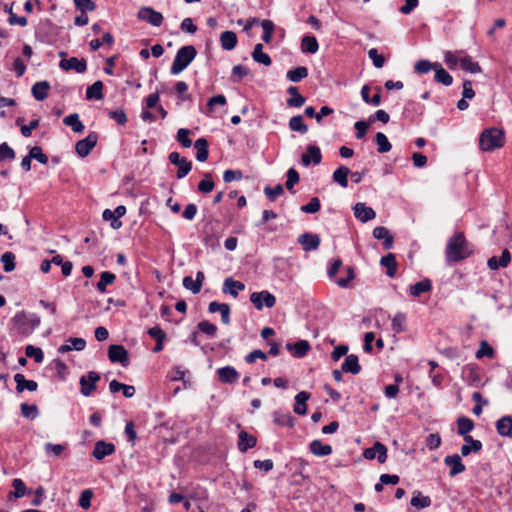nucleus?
Here are the masks:
<instances>
[{
    "label": "nucleus",
    "instance_id": "1",
    "mask_svg": "<svg viewBox=\"0 0 512 512\" xmlns=\"http://www.w3.org/2000/svg\"><path fill=\"white\" fill-rule=\"evenodd\" d=\"M473 253L472 247L462 232L454 234L448 241L445 255L448 262H459Z\"/></svg>",
    "mask_w": 512,
    "mask_h": 512
},
{
    "label": "nucleus",
    "instance_id": "2",
    "mask_svg": "<svg viewBox=\"0 0 512 512\" xmlns=\"http://www.w3.org/2000/svg\"><path fill=\"white\" fill-rule=\"evenodd\" d=\"M505 144V134L501 129L490 127L484 129L479 137V147L482 151L491 152Z\"/></svg>",
    "mask_w": 512,
    "mask_h": 512
},
{
    "label": "nucleus",
    "instance_id": "3",
    "mask_svg": "<svg viewBox=\"0 0 512 512\" xmlns=\"http://www.w3.org/2000/svg\"><path fill=\"white\" fill-rule=\"evenodd\" d=\"M197 51L194 46L187 45L181 47L173 60L172 66H171V74L178 75L180 74L184 69L187 68V66L194 60L196 57Z\"/></svg>",
    "mask_w": 512,
    "mask_h": 512
},
{
    "label": "nucleus",
    "instance_id": "4",
    "mask_svg": "<svg viewBox=\"0 0 512 512\" xmlns=\"http://www.w3.org/2000/svg\"><path fill=\"white\" fill-rule=\"evenodd\" d=\"M14 324L22 334H29L40 325V317L37 314L18 312L13 318Z\"/></svg>",
    "mask_w": 512,
    "mask_h": 512
},
{
    "label": "nucleus",
    "instance_id": "5",
    "mask_svg": "<svg viewBox=\"0 0 512 512\" xmlns=\"http://www.w3.org/2000/svg\"><path fill=\"white\" fill-rule=\"evenodd\" d=\"M250 301L257 310L264 307L272 308L276 304V297L269 291L253 292L250 295Z\"/></svg>",
    "mask_w": 512,
    "mask_h": 512
},
{
    "label": "nucleus",
    "instance_id": "6",
    "mask_svg": "<svg viewBox=\"0 0 512 512\" xmlns=\"http://www.w3.org/2000/svg\"><path fill=\"white\" fill-rule=\"evenodd\" d=\"M99 380L100 374L95 371L82 375L79 380L81 394L85 397L90 396L96 390V384Z\"/></svg>",
    "mask_w": 512,
    "mask_h": 512
},
{
    "label": "nucleus",
    "instance_id": "7",
    "mask_svg": "<svg viewBox=\"0 0 512 512\" xmlns=\"http://www.w3.org/2000/svg\"><path fill=\"white\" fill-rule=\"evenodd\" d=\"M137 17L139 20L146 21L155 27H159L164 20V17L160 12L149 6L141 7L137 12Z\"/></svg>",
    "mask_w": 512,
    "mask_h": 512
},
{
    "label": "nucleus",
    "instance_id": "8",
    "mask_svg": "<svg viewBox=\"0 0 512 512\" xmlns=\"http://www.w3.org/2000/svg\"><path fill=\"white\" fill-rule=\"evenodd\" d=\"M98 134L96 132L89 133L84 139L79 140L75 145L76 153L84 158L88 156L91 150L96 146Z\"/></svg>",
    "mask_w": 512,
    "mask_h": 512
},
{
    "label": "nucleus",
    "instance_id": "9",
    "mask_svg": "<svg viewBox=\"0 0 512 512\" xmlns=\"http://www.w3.org/2000/svg\"><path fill=\"white\" fill-rule=\"evenodd\" d=\"M171 164L178 167L177 178H184L191 170L192 163L185 157H181L178 152H171L168 156Z\"/></svg>",
    "mask_w": 512,
    "mask_h": 512
},
{
    "label": "nucleus",
    "instance_id": "10",
    "mask_svg": "<svg viewBox=\"0 0 512 512\" xmlns=\"http://www.w3.org/2000/svg\"><path fill=\"white\" fill-rule=\"evenodd\" d=\"M108 358L112 363H120L126 366L129 361V354L123 345L112 344L108 348Z\"/></svg>",
    "mask_w": 512,
    "mask_h": 512
},
{
    "label": "nucleus",
    "instance_id": "11",
    "mask_svg": "<svg viewBox=\"0 0 512 512\" xmlns=\"http://www.w3.org/2000/svg\"><path fill=\"white\" fill-rule=\"evenodd\" d=\"M363 456L368 460L377 458L379 463H384L387 459V448L381 442L376 441L372 447L364 450Z\"/></svg>",
    "mask_w": 512,
    "mask_h": 512
},
{
    "label": "nucleus",
    "instance_id": "12",
    "mask_svg": "<svg viewBox=\"0 0 512 512\" xmlns=\"http://www.w3.org/2000/svg\"><path fill=\"white\" fill-rule=\"evenodd\" d=\"M59 67L65 71L75 70L77 73L82 74L87 70V62L83 58L71 57L69 59H62L59 62Z\"/></svg>",
    "mask_w": 512,
    "mask_h": 512
},
{
    "label": "nucleus",
    "instance_id": "13",
    "mask_svg": "<svg viewBox=\"0 0 512 512\" xmlns=\"http://www.w3.org/2000/svg\"><path fill=\"white\" fill-rule=\"evenodd\" d=\"M322 161L321 150L316 145H308L306 152L301 156V162L304 166H309L311 163L314 165L320 164Z\"/></svg>",
    "mask_w": 512,
    "mask_h": 512
},
{
    "label": "nucleus",
    "instance_id": "14",
    "mask_svg": "<svg viewBox=\"0 0 512 512\" xmlns=\"http://www.w3.org/2000/svg\"><path fill=\"white\" fill-rule=\"evenodd\" d=\"M321 239L319 235L305 232L298 237V243L304 251H312L318 249Z\"/></svg>",
    "mask_w": 512,
    "mask_h": 512
},
{
    "label": "nucleus",
    "instance_id": "15",
    "mask_svg": "<svg viewBox=\"0 0 512 512\" xmlns=\"http://www.w3.org/2000/svg\"><path fill=\"white\" fill-rule=\"evenodd\" d=\"M218 380L223 384H234L239 379L238 371L232 366H224L216 371Z\"/></svg>",
    "mask_w": 512,
    "mask_h": 512
},
{
    "label": "nucleus",
    "instance_id": "16",
    "mask_svg": "<svg viewBox=\"0 0 512 512\" xmlns=\"http://www.w3.org/2000/svg\"><path fill=\"white\" fill-rule=\"evenodd\" d=\"M444 463L450 468L449 475L454 477L465 471V465L462 463L461 457L458 454L447 455L444 458Z\"/></svg>",
    "mask_w": 512,
    "mask_h": 512
},
{
    "label": "nucleus",
    "instance_id": "17",
    "mask_svg": "<svg viewBox=\"0 0 512 512\" xmlns=\"http://www.w3.org/2000/svg\"><path fill=\"white\" fill-rule=\"evenodd\" d=\"M353 210L354 216L363 223H366L376 217L375 211L371 207L366 206L365 203H356Z\"/></svg>",
    "mask_w": 512,
    "mask_h": 512
},
{
    "label": "nucleus",
    "instance_id": "18",
    "mask_svg": "<svg viewBox=\"0 0 512 512\" xmlns=\"http://www.w3.org/2000/svg\"><path fill=\"white\" fill-rule=\"evenodd\" d=\"M115 452V446L112 443L99 440L96 442L92 455L97 460H102Z\"/></svg>",
    "mask_w": 512,
    "mask_h": 512
},
{
    "label": "nucleus",
    "instance_id": "19",
    "mask_svg": "<svg viewBox=\"0 0 512 512\" xmlns=\"http://www.w3.org/2000/svg\"><path fill=\"white\" fill-rule=\"evenodd\" d=\"M14 381L16 383V390L18 393L23 392L27 389L30 392L36 391L38 388V384L34 380H27L25 376L21 373H17L14 375Z\"/></svg>",
    "mask_w": 512,
    "mask_h": 512
},
{
    "label": "nucleus",
    "instance_id": "20",
    "mask_svg": "<svg viewBox=\"0 0 512 512\" xmlns=\"http://www.w3.org/2000/svg\"><path fill=\"white\" fill-rule=\"evenodd\" d=\"M373 237L378 240H383L384 249L388 250V249L392 248L394 239L386 227H383V226L375 227L373 230Z\"/></svg>",
    "mask_w": 512,
    "mask_h": 512
},
{
    "label": "nucleus",
    "instance_id": "21",
    "mask_svg": "<svg viewBox=\"0 0 512 512\" xmlns=\"http://www.w3.org/2000/svg\"><path fill=\"white\" fill-rule=\"evenodd\" d=\"M341 367L343 372L351 373L353 375H357L361 371V365L359 364L358 356L355 354L346 356Z\"/></svg>",
    "mask_w": 512,
    "mask_h": 512
},
{
    "label": "nucleus",
    "instance_id": "22",
    "mask_svg": "<svg viewBox=\"0 0 512 512\" xmlns=\"http://www.w3.org/2000/svg\"><path fill=\"white\" fill-rule=\"evenodd\" d=\"M257 444L256 437L248 434L246 431H241L238 435V449L240 452L245 453L249 449L255 447Z\"/></svg>",
    "mask_w": 512,
    "mask_h": 512
},
{
    "label": "nucleus",
    "instance_id": "23",
    "mask_svg": "<svg viewBox=\"0 0 512 512\" xmlns=\"http://www.w3.org/2000/svg\"><path fill=\"white\" fill-rule=\"evenodd\" d=\"M50 87L48 81H39L32 86L31 93L37 101H43L47 98Z\"/></svg>",
    "mask_w": 512,
    "mask_h": 512
},
{
    "label": "nucleus",
    "instance_id": "24",
    "mask_svg": "<svg viewBox=\"0 0 512 512\" xmlns=\"http://www.w3.org/2000/svg\"><path fill=\"white\" fill-rule=\"evenodd\" d=\"M496 430L500 436L512 437V417L503 416L496 422Z\"/></svg>",
    "mask_w": 512,
    "mask_h": 512
},
{
    "label": "nucleus",
    "instance_id": "25",
    "mask_svg": "<svg viewBox=\"0 0 512 512\" xmlns=\"http://www.w3.org/2000/svg\"><path fill=\"white\" fill-rule=\"evenodd\" d=\"M244 289L245 285L240 281H236L231 277L226 278L224 280L223 292L230 294L234 298L238 296L239 291H242Z\"/></svg>",
    "mask_w": 512,
    "mask_h": 512
},
{
    "label": "nucleus",
    "instance_id": "26",
    "mask_svg": "<svg viewBox=\"0 0 512 512\" xmlns=\"http://www.w3.org/2000/svg\"><path fill=\"white\" fill-rule=\"evenodd\" d=\"M310 398V393L301 391L295 396V404L293 410L298 415H305L307 413L306 401Z\"/></svg>",
    "mask_w": 512,
    "mask_h": 512
},
{
    "label": "nucleus",
    "instance_id": "27",
    "mask_svg": "<svg viewBox=\"0 0 512 512\" xmlns=\"http://www.w3.org/2000/svg\"><path fill=\"white\" fill-rule=\"evenodd\" d=\"M68 342L70 344L61 345L58 348L59 353L64 354L71 351L72 349L82 351L86 346V341L83 338L71 337L68 339Z\"/></svg>",
    "mask_w": 512,
    "mask_h": 512
},
{
    "label": "nucleus",
    "instance_id": "28",
    "mask_svg": "<svg viewBox=\"0 0 512 512\" xmlns=\"http://www.w3.org/2000/svg\"><path fill=\"white\" fill-rule=\"evenodd\" d=\"M351 173L350 169L346 166L338 167L332 175L334 182L339 184L342 188L348 187V175Z\"/></svg>",
    "mask_w": 512,
    "mask_h": 512
},
{
    "label": "nucleus",
    "instance_id": "29",
    "mask_svg": "<svg viewBox=\"0 0 512 512\" xmlns=\"http://www.w3.org/2000/svg\"><path fill=\"white\" fill-rule=\"evenodd\" d=\"M380 264L387 268V276L390 278L395 277L397 272V261L393 253H389L386 256H383L380 260Z\"/></svg>",
    "mask_w": 512,
    "mask_h": 512
},
{
    "label": "nucleus",
    "instance_id": "30",
    "mask_svg": "<svg viewBox=\"0 0 512 512\" xmlns=\"http://www.w3.org/2000/svg\"><path fill=\"white\" fill-rule=\"evenodd\" d=\"M221 47L224 50H232L237 45V35L233 31H224L220 35Z\"/></svg>",
    "mask_w": 512,
    "mask_h": 512
},
{
    "label": "nucleus",
    "instance_id": "31",
    "mask_svg": "<svg viewBox=\"0 0 512 512\" xmlns=\"http://www.w3.org/2000/svg\"><path fill=\"white\" fill-rule=\"evenodd\" d=\"M287 92L291 95V97L287 99V105L289 107H301L304 105L306 99L299 93L296 86H290Z\"/></svg>",
    "mask_w": 512,
    "mask_h": 512
},
{
    "label": "nucleus",
    "instance_id": "32",
    "mask_svg": "<svg viewBox=\"0 0 512 512\" xmlns=\"http://www.w3.org/2000/svg\"><path fill=\"white\" fill-rule=\"evenodd\" d=\"M310 451L316 456H328L332 453V447L323 444L320 440H313L309 445Z\"/></svg>",
    "mask_w": 512,
    "mask_h": 512
},
{
    "label": "nucleus",
    "instance_id": "33",
    "mask_svg": "<svg viewBox=\"0 0 512 512\" xmlns=\"http://www.w3.org/2000/svg\"><path fill=\"white\" fill-rule=\"evenodd\" d=\"M435 76L434 79L436 82L443 84L444 86H450L453 82L452 76L441 66L440 63L436 62L435 66Z\"/></svg>",
    "mask_w": 512,
    "mask_h": 512
},
{
    "label": "nucleus",
    "instance_id": "34",
    "mask_svg": "<svg viewBox=\"0 0 512 512\" xmlns=\"http://www.w3.org/2000/svg\"><path fill=\"white\" fill-rule=\"evenodd\" d=\"M286 349L289 351L294 350L297 357H304L311 349V346L308 341L299 340L295 344L287 343Z\"/></svg>",
    "mask_w": 512,
    "mask_h": 512
},
{
    "label": "nucleus",
    "instance_id": "35",
    "mask_svg": "<svg viewBox=\"0 0 512 512\" xmlns=\"http://www.w3.org/2000/svg\"><path fill=\"white\" fill-rule=\"evenodd\" d=\"M432 289V283L429 279L421 280L409 288L410 294L414 297H419L422 293L429 292Z\"/></svg>",
    "mask_w": 512,
    "mask_h": 512
},
{
    "label": "nucleus",
    "instance_id": "36",
    "mask_svg": "<svg viewBox=\"0 0 512 512\" xmlns=\"http://www.w3.org/2000/svg\"><path fill=\"white\" fill-rule=\"evenodd\" d=\"M194 147L197 150L196 159L199 162H204L208 159V142L205 138H199L195 141Z\"/></svg>",
    "mask_w": 512,
    "mask_h": 512
},
{
    "label": "nucleus",
    "instance_id": "37",
    "mask_svg": "<svg viewBox=\"0 0 512 512\" xmlns=\"http://www.w3.org/2000/svg\"><path fill=\"white\" fill-rule=\"evenodd\" d=\"M252 58L255 62L265 66H270L272 63L270 56L263 52V45L261 43L255 45L252 52Z\"/></svg>",
    "mask_w": 512,
    "mask_h": 512
},
{
    "label": "nucleus",
    "instance_id": "38",
    "mask_svg": "<svg viewBox=\"0 0 512 512\" xmlns=\"http://www.w3.org/2000/svg\"><path fill=\"white\" fill-rule=\"evenodd\" d=\"M63 123L66 126L71 127L72 131L75 133H82L85 129L83 123L79 119V115L77 113L70 114L63 119Z\"/></svg>",
    "mask_w": 512,
    "mask_h": 512
},
{
    "label": "nucleus",
    "instance_id": "39",
    "mask_svg": "<svg viewBox=\"0 0 512 512\" xmlns=\"http://www.w3.org/2000/svg\"><path fill=\"white\" fill-rule=\"evenodd\" d=\"M115 280H116V276L114 273H112L110 271H104L100 274V280L96 284V289L100 293H105L106 287L108 285L113 284L115 282Z\"/></svg>",
    "mask_w": 512,
    "mask_h": 512
},
{
    "label": "nucleus",
    "instance_id": "40",
    "mask_svg": "<svg viewBox=\"0 0 512 512\" xmlns=\"http://www.w3.org/2000/svg\"><path fill=\"white\" fill-rule=\"evenodd\" d=\"M319 49L317 39L314 36L305 35L301 40V50L305 53L315 54Z\"/></svg>",
    "mask_w": 512,
    "mask_h": 512
},
{
    "label": "nucleus",
    "instance_id": "41",
    "mask_svg": "<svg viewBox=\"0 0 512 512\" xmlns=\"http://www.w3.org/2000/svg\"><path fill=\"white\" fill-rule=\"evenodd\" d=\"M103 97V83L100 80L94 82L91 86H89L86 89V98L88 100H101L103 99Z\"/></svg>",
    "mask_w": 512,
    "mask_h": 512
},
{
    "label": "nucleus",
    "instance_id": "42",
    "mask_svg": "<svg viewBox=\"0 0 512 512\" xmlns=\"http://www.w3.org/2000/svg\"><path fill=\"white\" fill-rule=\"evenodd\" d=\"M288 125L292 131L299 132L301 134H306L308 132V126L307 124H305L302 115H296L291 117Z\"/></svg>",
    "mask_w": 512,
    "mask_h": 512
},
{
    "label": "nucleus",
    "instance_id": "43",
    "mask_svg": "<svg viewBox=\"0 0 512 512\" xmlns=\"http://www.w3.org/2000/svg\"><path fill=\"white\" fill-rule=\"evenodd\" d=\"M410 504L417 509H424L431 505V499L428 496H423L420 491H415Z\"/></svg>",
    "mask_w": 512,
    "mask_h": 512
},
{
    "label": "nucleus",
    "instance_id": "44",
    "mask_svg": "<svg viewBox=\"0 0 512 512\" xmlns=\"http://www.w3.org/2000/svg\"><path fill=\"white\" fill-rule=\"evenodd\" d=\"M273 420H274V423L277 425L286 426V427L294 426V418L289 412L282 413L279 411H275L273 413Z\"/></svg>",
    "mask_w": 512,
    "mask_h": 512
},
{
    "label": "nucleus",
    "instance_id": "45",
    "mask_svg": "<svg viewBox=\"0 0 512 512\" xmlns=\"http://www.w3.org/2000/svg\"><path fill=\"white\" fill-rule=\"evenodd\" d=\"M215 187V183L213 181L212 175L209 172H206L203 175V179L198 183V191L203 194H208L213 191Z\"/></svg>",
    "mask_w": 512,
    "mask_h": 512
},
{
    "label": "nucleus",
    "instance_id": "46",
    "mask_svg": "<svg viewBox=\"0 0 512 512\" xmlns=\"http://www.w3.org/2000/svg\"><path fill=\"white\" fill-rule=\"evenodd\" d=\"M406 315L402 312H398L392 319L391 328L395 333H401L406 330Z\"/></svg>",
    "mask_w": 512,
    "mask_h": 512
},
{
    "label": "nucleus",
    "instance_id": "47",
    "mask_svg": "<svg viewBox=\"0 0 512 512\" xmlns=\"http://www.w3.org/2000/svg\"><path fill=\"white\" fill-rule=\"evenodd\" d=\"M226 103H227V101H226V97L224 95L219 94V95L213 96L207 102L204 113L208 116H211L214 111L215 106H217V105L225 106Z\"/></svg>",
    "mask_w": 512,
    "mask_h": 512
},
{
    "label": "nucleus",
    "instance_id": "48",
    "mask_svg": "<svg viewBox=\"0 0 512 512\" xmlns=\"http://www.w3.org/2000/svg\"><path fill=\"white\" fill-rule=\"evenodd\" d=\"M460 66L463 70L470 73H480L482 71L478 62L473 61L470 56L460 58Z\"/></svg>",
    "mask_w": 512,
    "mask_h": 512
},
{
    "label": "nucleus",
    "instance_id": "49",
    "mask_svg": "<svg viewBox=\"0 0 512 512\" xmlns=\"http://www.w3.org/2000/svg\"><path fill=\"white\" fill-rule=\"evenodd\" d=\"M375 142L377 144V151L379 153H387L391 150L392 145L386 135L382 132H377L375 135Z\"/></svg>",
    "mask_w": 512,
    "mask_h": 512
},
{
    "label": "nucleus",
    "instance_id": "50",
    "mask_svg": "<svg viewBox=\"0 0 512 512\" xmlns=\"http://www.w3.org/2000/svg\"><path fill=\"white\" fill-rule=\"evenodd\" d=\"M308 76V69L300 66L287 72V79L291 82H299Z\"/></svg>",
    "mask_w": 512,
    "mask_h": 512
},
{
    "label": "nucleus",
    "instance_id": "51",
    "mask_svg": "<svg viewBox=\"0 0 512 512\" xmlns=\"http://www.w3.org/2000/svg\"><path fill=\"white\" fill-rule=\"evenodd\" d=\"M458 434L466 435L474 429V422L465 416H461L457 420Z\"/></svg>",
    "mask_w": 512,
    "mask_h": 512
},
{
    "label": "nucleus",
    "instance_id": "52",
    "mask_svg": "<svg viewBox=\"0 0 512 512\" xmlns=\"http://www.w3.org/2000/svg\"><path fill=\"white\" fill-rule=\"evenodd\" d=\"M15 254L11 251H6L1 255V263L3 264V269L5 272H12L15 267Z\"/></svg>",
    "mask_w": 512,
    "mask_h": 512
},
{
    "label": "nucleus",
    "instance_id": "53",
    "mask_svg": "<svg viewBox=\"0 0 512 512\" xmlns=\"http://www.w3.org/2000/svg\"><path fill=\"white\" fill-rule=\"evenodd\" d=\"M12 486L14 488V491L9 493V499H11L12 497L22 498L23 496L26 495V492H27L26 485L21 479L15 478L12 481Z\"/></svg>",
    "mask_w": 512,
    "mask_h": 512
},
{
    "label": "nucleus",
    "instance_id": "54",
    "mask_svg": "<svg viewBox=\"0 0 512 512\" xmlns=\"http://www.w3.org/2000/svg\"><path fill=\"white\" fill-rule=\"evenodd\" d=\"M67 444H53V443H46L45 444V451L47 455L53 456V457H60L63 452L67 449Z\"/></svg>",
    "mask_w": 512,
    "mask_h": 512
},
{
    "label": "nucleus",
    "instance_id": "55",
    "mask_svg": "<svg viewBox=\"0 0 512 512\" xmlns=\"http://www.w3.org/2000/svg\"><path fill=\"white\" fill-rule=\"evenodd\" d=\"M25 354L27 357L33 358L36 363H41L44 359L42 349L33 345L26 346Z\"/></svg>",
    "mask_w": 512,
    "mask_h": 512
},
{
    "label": "nucleus",
    "instance_id": "56",
    "mask_svg": "<svg viewBox=\"0 0 512 512\" xmlns=\"http://www.w3.org/2000/svg\"><path fill=\"white\" fill-rule=\"evenodd\" d=\"M436 62L432 63L429 60H419L414 66V70L419 74H426L430 70H435Z\"/></svg>",
    "mask_w": 512,
    "mask_h": 512
},
{
    "label": "nucleus",
    "instance_id": "57",
    "mask_svg": "<svg viewBox=\"0 0 512 512\" xmlns=\"http://www.w3.org/2000/svg\"><path fill=\"white\" fill-rule=\"evenodd\" d=\"M20 409H21L22 416L25 418L34 419L39 414L38 407L34 404L29 405L27 403H23V404H21Z\"/></svg>",
    "mask_w": 512,
    "mask_h": 512
},
{
    "label": "nucleus",
    "instance_id": "58",
    "mask_svg": "<svg viewBox=\"0 0 512 512\" xmlns=\"http://www.w3.org/2000/svg\"><path fill=\"white\" fill-rule=\"evenodd\" d=\"M264 193L271 201H274L277 197L284 193V188L281 184H278L274 187L266 186L264 188Z\"/></svg>",
    "mask_w": 512,
    "mask_h": 512
},
{
    "label": "nucleus",
    "instance_id": "59",
    "mask_svg": "<svg viewBox=\"0 0 512 512\" xmlns=\"http://www.w3.org/2000/svg\"><path fill=\"white\" fill-rule=\"evenodd\" d=\"M321 208L320 200L317 197H313L309 203L301 206L300 210L304 213L314 214Z\"/></svg>",
    "mask_w": 512,
    "mask_h": 512
},
{
    "label": "nucleus",
    "instance_id": "60",
    "mask_svg": "<svg viewBox=\"0 0 512 512\" xmlns=\"http://www.w3.org/2000/svg\"><path fill=\"white\" fill-rule=\"evenodd\" d=\"M32 159L37 160L41 164L48 163V157L42 152V149L39 146H34L30 149L29 153Z\"/></svg>",
    "mask_w": 512,
    "mask_h": 512
},
{
    "label": "nucleus",
    "instance_id": "61",
    "mask_svg": "<svg viewBox=\"0 0 512 512\" xmlns=\"http://www.w3.org/2000/svg\"><path fill=\"white\" fill-rule=\"evenodd\" d=\"M494 355V349L489 345L487 341H482L480 343V347L478 351L476 352V358L480 359L484 356L486 357H493Z\"/></svg>",
    "mask_w": 512,
    "mask_h": 512
},
{
    "label": "nucleus",
    "instance_id": "62",
    "mask_svg": "<svg viewBox=\"0 0 512 512\" xmlns=\"http://www.w3.org/2000/svg\"><path fill=\"white\" fill-rule=\"evenodd\" d=\"M190 131L185 128H180L177 132V140L185 148H189L192 145V140L189 138Z\"/></svg>",
    "mask_w": 512,
    "mask_h": 512
},
{
    "label": "nucleus",
    "instance_id": "63",
    "mask_svg": "<svg viewBox=\"0 0 512 512\" xmlns=\"http://www.w3.org/2000/svg\"><path fill=\"white\" fill-rule=\"evenodd\" d=\"M299 179V173L294 168H290L287 171V180L285 183L286 188L288 190H292L295 184L299 182Z\"/></svg>",
    "mask_w": 512,
    "mask_h": 512
},
{
    "label": "nucleus",
    "instance_id": "64",
    "mask_svg": "<svg viewBox=\"0 0 512 512\" xmlns=\"http://www.w3.org/2000/svg\"><path fill=\"white\" fill-rule=\"evenodd\" d=\"M102 217L105 221L111 222V227L113 229H119L122 226V222L117 219L113 211L110 209H105L103 211Z\"/></svg>",
    "mask_w": 512,
    "mask_h": 512
}]
</instances>
